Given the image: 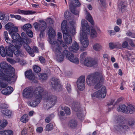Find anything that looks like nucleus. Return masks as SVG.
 I'll return each instance as SVG.
<instances>
[{
    "label": "nucleus",
    "mask_w": 135,
    "mask_h": 135,
    "mask_svg": "<svg viewBox=\"0 0 135 135\" xmlns=\"http://www.w3.org/2000/svg\"><path fill=\"white\" fill-rule=\"evenodd\" d=\"M62 47L66 49L68 48L67 45L62 40L52 43L51 49L55 54V58L59 62L63 61L64 56L71 62L75 64L79 62L78 58L74 56V55L67 50H65L62 53Z\"/></svg>",
    "instance_id": "obj_1"
},
{
    "label": "nucleus",
    "mask_w": 135,
    "mask_h": 135,
    "mask_svg": "<svg viewBox=\"0 0 135 135\" xmlns=\"http://www.w3.org/2000/svg\"><path fill=\"white\" fill-rule=\"evenodd\" d=\"M47 93L41 86L36 88L34 90L31 87L26 88L23 91V95L26 98L30 99L27 102L28 105L32 107L37 106L42 97L45 98Z\"/></svg>",
    "instance_id": "obj_2"
},
{
    "label": "nucleus",
    "mask_w": 135,
    "mask_h": 135,
    "mask_svg": "<svg viewBox=\"0 0 135 135\" xmlns=\"http://www.w3.org/2000/svg\"><path fill=\"white\" fill-rule=\"evenodd\" d=\"M0 67L2 69H0V79L7 82L10 81L15 76L14 68L5 62L1 63Z\"/></svg>",
    "instance_id": "obj_3"
},
{
    "label": "nucleus",
    "mask_w": 135,
    "mask_h": 135,
    "mask_svg": "<svg viewBox=\"0 0 135 135\" xmlns=\"http://www.w3.org/2000/svg\"><path fill=\"white\" fill-rule=\"evenodd\" d=\"M81 25L82 30L80 32V41L82 47L86 48L88 47L89 44L87 34H89L90 32L89 27L87 22L85 20H82Z\"/></svg>",
    "instance_id": "obj_4"
},
{
    "label": "nucleus",
    "mask_w": 135,
    "mask_h": 135,
    "mask_svg": "<svg viewBox=\"0 0 135 135\" xmlns=\"http://www.w3.org/2000/svg\"><path fill=\"white\" fill-rule=\"evenodd\" d=\"M103 80L102 74L97 72L88 75L86 82L87 84L89 86H93L95 83H98L95 86V89H98L104 86H103L102 84Z\"/></svg>",
    "instance_id": "obj_5"
},
{
    "label": "nucleus",
    "mask_w": 135,
    "mask_h": 135,
    "mask_svg": "<svg viewBox=\"0 0 135 135\" xmlns=\"http://www.w3.org/2000/svg\"><path fill=\"white\" fill-rule=\"evenodd\" d=\"M71 27V31L63 33V36L64 43L67 45L71 43L72 41V38L70 36V34H72L73 35H74L75 33V22L74 21H71L70 22Z\"/></svg>",
    "instance_id": "obj_6"
},
{
    "label": "nucleus",
    "mask_w": 135,
    "mask_h": 135,
    "mask_svg": "<svg viewBox=\"0 0 135 135\" xmlns=\"http://www.w3.org/2000/svg\"><path fill=\"white\" fill-rule=\"evenodd\" d=\"M45 98V101L44 107L47 109L54 106L57 100V98L56 96L49 93H47Z\"/></svg>",
    "instance_id": "obj_7"
},
{
    "label": "nucleus",
    "mask_w": 135,
    "mask_h": 135,
    "mask_svg": "<svg viewBox=\"0 0 135 135\" xmlns=\"http://www.w3.org/2000/svg\"><path fill=\"white\" fill-rule=\"evenodd\" d=\"M69 8L70 11L74 15L78 16L79 15V9L76 8V6H79L80 3L78 0H69Z\"/></svg>",
    "instance_id": "obj_8"
},
{
    "label": "nucleus",
    "mask_w": 135,
    "mask_h": 135,
    "mask_svg": "<svg viewBox=\"0 0 135 135\" xmlns=\"http://www.w3.org/2000/svg\"><path fill=\"white\" fill-rule=\"evenodd\" d=\"M33 26L36 30L40 31V33L39 35V36L40 38H42L44 35V33L43 32L46 29L47 27L46 23L44 21H42L40 23L36 22L34 23Z\"/></svg>",
    "instance_id": "obj_9"
},
{
    "label": "nucleus",
    "mask_w": 135,
    "mask_h": 135,
    "mask_svg": "<svg viewBox=\"0 0 135 135\" xmlns=\"http://www.w3.org/2000/svg\"><path fill=\"white\" fill-rule=\"evenodd\" d=\"M106 95V88L105 86L103 87L100 90L95 92L91 94V96L93 98H104L105 97Z\"/></svg>",
    "instance_id": "obj_10"
},
{
    "label": "nucleus",
    "mask_w": 135,
    "mask_h": 135,
    "mask_svg": "<svg viewBox=\"0 0 135 135\" xmlns=\"http://www.w3.org/2000/svg\"><path fill=\"white\" fill-rule=\"evenodd\" d=\"M50 83L52 87L55 90L60 91L61 90L62 86L60 83L59 80L57 78H52L51 79Z\"/></svg>",
    "instance_id": "obj_11"
},
{
    "label": "nucleus",
    "mask_w": 135,
    "mask_h": 135,
    "mask_svg": "<svg viewBox=\"0 0 135 135\" xmlns=\"http://www.w3.org/2000/svg\"><path fill=\"white\" fill-rule=\"evenodd\" d=\"M23 46L27 52L32 57L35 55L34 52L38 53L39 52V50L38 48L35 46H34L33 48L31 49L30 47L27 44L24 43Z\"/></svg>",
    "instance_id": "obj_12"
},
{
    "label": "nucleus",
    "mask_w": 135,
    "mask_h": 135,
    "mask_svg": "<svg viewBox=\"0 0 135 135\" xmlns=\"http://www.w3.org/2000/svg\"><path fill=\"white\" fill-rule=\"evenodd\" d=\"M85 78L84 76H80L76 82L77 87L80 91L83 90L85 87Z\"/></svg>",
    "instance_id": "obj_13"
},
{
    "label": "nucleus",
    "mask_w": 135,
    "mask_h": 135,
    "mask_svg": "<svg viewBox=\"0 0 135 135\" xmlns=\"http://www.w3.org/2000/svg\"><path fill=\"white\" fill-rule=\"evenodd\" d=\"M48 34L50 40L49 41V42L51 44V47L52 46V43H53L54 42L58 41H60V40L57 39L56 41H52V38H54L55 36L56 33L55 32V30L52 28H51L49 29L48 32Z\"/></svg>",
    "instance_id": "obj_14"
},
{
    "label": "nucleus",
    "mask_w": 135,
    "mask_h": 135,
    "mask_svg": "<svg viewBox=\"0 0 135 135\" xmlns=\"http://www.w3.org/2000/svg\"><path fill=\"white\" fill-rule=\"evenodd\" d=\"M14 46V48L13 49V53L17 56L20 55L21 56H24L23 53L20 50V46L18 45L15 44Z\"/></svg>",
    "instance_id": "obj_15"
},
{
    "label": "nucleus",
    "mask_w": 135,
    "mask_h": 135,
    "mask_svg": "<svg viewBox=\"0 0 135 135\" xmlns=\"http://www.w3.org/2000/svg\"><path fill=\"white\" fill-rule=\"evenodd\" d=\"M74 110L76 112L78 118L81 120H83L84 115L82 113V110L80 108V105H79L76 107Z\"/></svg>",
    "instance_id": "obj_16"
},
{
    "label": "nucleus",
    "mask_w": 135,
    "mask_h": 135,
    "mask_svg": "<svg viewBox=\"0 0 135 135\" xmlns=\"http://www.w3.org/2000/svg\"><path fill=\"white\" fill-rule=\"evenodd\" d=\"M9 44L8 46L6 47V55L8 56L12 57L13 56V51L12 50L14 48V45L11 44V43Z\"/></svg>",
    "instance_id": "obj_17"
},
{
    "label": "nucleus",
    "mask_w": 135,
    "mask_h": 135,
    "mask_svg": "<svg viewBox=\"0 0 135 135\" xmlns=\"http://www.w3.org/2000/svg\"><path fill=\"white\" fill-rule=\"evenodd\" d=\"M36 13L35 11H25L21 10L20 9H17L15 11V13L20 14H24L26 15L33 14Z\"/></svg>",
    "instance_id": "obj_18"
},
{
    "label": "nucleus",
    "mask_w": 135,
    "mask_h": 135,
    "mask_svg": "<svg viewBox=\"0 0 135 135\" xmlns=\"http://www.w3.org/2000/svg\"><path fill=\"white\" fill-rule=\"evenodd\" d=\"M96 64V62L90 58H86L84 61V64L88 67H91Z\"/></svg>",
    "instance_id": "obj_19"
},
{
    "label": "nucleus",
    "mask_w": 135,
    "mask_h": 135,
    "mask_svg": "<svg viewBox=\"0 0 135 135\" xmlns=\"http://www.w3.org/2000/svg\"><path fill=\"white\" fill-rule=\"evenodd\" d=\"M80 47L78 44L76 42L72 44V45L69 47V50L73 52H75L78 50L79 49Z\"/></svg>",
    "instance_id": "obj_20"
},
{
    "label": "nucleus",
    "mask_w": 135,
    "mask_h": 135,
    "mask_svg": "<svg viewBox=\"0 0 135 135\" xmlns=\"http://www.w3.org/2000/svg\"><path fill=\"white\" fill-rule=\"evenodd\" d=\"M13 91V88L11 87L8 86L6 88L3 90L1 92L3 94L9 95Z\"/></svg>",
    "instance_id": "obj_21"
},
{
    "label": "nucleus",
    "mask_w": 135,
    "mask_h": 135,
    "mask_svg": "<svg viewBox=\"0 0 135 135\" xmlns=\"http://www.w3.org/2000/svg\"><path fill=\"white\" fill-rule=\"evenodd\" d=\"M25 75L26 77L30 80H34L35 78L34 75L31 70L26 71L25 73Z\"/></svg>",
    "instance_id": "obj_22"
},
{
    "label": "nucleus",
    "mask_w": 135,
    "mask_h": 135,
    "mask_svg": "<svg viewBox=\"0 0 135 135\" xmlns=\"http://www.w3.org/2000/svg\"><path fill=\"white\" fill-rule=\"evenodd\" d=\"M67 22L66 20L63 21L62 23L61 27L63 33L69 32L67 28Z\"/></svg>",
    "instance_id": "obj_23"
},
{
    "label": "nucleus",
    "mask_w": 135,
    "mask_h": 135,
    "mask_svg": "<svg viewBox=\"0 0 135 135\" xmlns=\"http://www.w3.org/2000/svg\"><path fill=\"white\" fill-rule=\"evenodd\" d=\"M21 35L22 37V38L23 39V41L22 42L23 45L24 43H25L27 44L31 43V41L30 39L25 36L26 35L25 33L22 32Z\"/></svg>",
    "instance_id": "obj_24"
},
{
    "label": "nucleus",
    "mask_w": 135,
    "mask_h": 135,
    "mask_svg": "<svg viewBox=\"0 0 135 135\" xmlns=\"http://www.w3.org/2000/svg\"><path fill=\"white\" fill-rule=\"evenodd\" d=\"M117 110L119 112L127 113V107L124 105H119L117 108Z\"/></svg>",
    "instance_id": "obj_25"
},
{
    "label": "nucleus",
    "mask_w": 135,
    "mask_h": 135,
    "mask_svg": "<svg viewBox=\"0 0 135 135\" xmlns=\"http://www.w3.org/2000/svg\"><path fill=\"white\" fill-rule=\"evenodd\" d=\"M4 36L5 38L6 41L8 44H10V43H13L15 42V41L13 40H12L11 41L9 40V38L8 35V33L7 31H4Z\"/></svg>",
    "instance_id": "obj_26"
},
{
    "label": "nucleus",
    "mask_w": 135,
    "mask_h": 135,
    "mask_svg": "<svg viewBox=\"0 0 135 135\" xmlns=\"http://www.w3.org/2000/svg\"><path fill=\"white\" fill-rule=\"evenodd\" d=\"M0 134L2 135H13V131L10 130L0 131Z\"/></svg>",
    "instance_id": "obj_27"
},
{
    "label": "nucleus",
    "mask_w": 135,
    "mask_h": 135,
    "mask_svg": "<svg viewBox=\"0 0 135 135\" xmlns=\"http://www.w3.org/2000/svg\"><path fill=\"white\" fill-rule=\"evenodd\" d=\"M93 48L96 51H99L102 49V47L100 44L96 43L93 45Z\"/></svg>",
    "instance_id": "obj_28"
},
{
    "label": "nucleus",
    "mask_w": 135,
    "mask_h": 135,
    "mask_svg": "<svg viewBox=\"0 0 135 135\" xmlns=\"http://www.w3.org/2000/svg\"><path fill=\"white\" fill-rule=\"evenodd\" d=\"M77 125V122L76 120L72 119L70 121L69 124V126L72 128L75 127Z\"/></svg>",
    "instance_id": "obj_29"
},
{
    "label": "nucleus",
    "mask_w": 135,
    "mask_h": 135,
    "mask_svg": "<svg viewBox=\"0 0 135 135\" xmlns=\"http://www.w3.org/2000/svg\"><path fill=\"white\" fill-rule=\"evenodd\" d=\"M86 19L90 22L92 25H94V22L92 16L89 13L87 12L86 11Z\"/></svg>",
    "instance_id": "obj_30"
},
{
    "label": "nucleus",
    "mask_w": 135,
    "mask_h": 135,
    "mask_svg": "<svg viewBox=\"0 0 135 135\" xmlns=\"http://www.w3.org/2000/svg\"><path fill=\"white\" fill-rule=\"evenodd\" d=\"M127 112H129L130 114H132L135 112V108L132 105L130 104L127 107Z\"/></svg>",
    "instance_id": "obj_31"
},
{
    "label": "nucleus",
    "mask_w": 135,
    "mask_h": 135,
    "mask_svg": "<svg viewBox=\"0 0 135 135\" xmlns=\"http://www.w3.org/2000/svg\"><path fill=\"white\" fill-rule=\"evenodd\" d=\"M117 128L116 129L118 131L122 130H125L128 128V127L127 126L124 125H119L118 126H117Z\"/></svg>",
    "instance_id": "obj_32"
},
{
    "label": "nucleus",
    "mask_w": 135,
    "mask_h": 135,
    "mask_svg": "<svg viewBox=\"0 0 135 135\" xmlns=\"http://www.w3.org/2000/svg\"><path fill=\"white\" fill-rule=\"evenodd\" d=\"M39 78L42 80H46L47 79V75L45 73H39L38 74Z\"/></svg>",
    "instance_id": "obj_33"
},
{
    "label": "nucleus",
    "mask_w": 135,
    "mask_h": 135,
    "mask_svg": "<svg viewBox=\"0 0 135 135\" xmlns=\"http://www.w3.org/2000/svg\"><path fill=\"white\" fill-rule=\"evenodd\" d=\"M1 112L3 114L8 116H10L12 113L11 111L8 109L3 110H1Z\"/></svg>",
    "instance_id": "obj_34"
},
{
    "label": "nucleus",
    "mask_w": 135,
    "mask_h": 135,
    "mask_svg": "<svg viewBox=\"0 0 135 135\" xmlns=\"http://www.w3.org/2000/svg\"><path fill=\"white\" fill-rule=\"evenodd\" d=\"M13 26H14V25L12 23L9 22L5 25L4 27L9 32Z\"/></svg>",
    "instance_id": "obj_35"
},
{
    "label": "nucleus",
    "mask_w": 135,
    "mask_h": 135,
    "mask_svg": "<svg viewBox=\"0 0 135 135\" xmlns=\"http://www.w3.org/2000/svg\"><path fill=\"white\" fill-rule=\"evenodd\" d=\"M28 120V117L27 114H25L21 117L20 119L21 121L23 123H26Z\"/></svg>",
    "instance_id": "obj_36"
},
{
    "label": "nucleus",
    "mask_w": 135,
    "mask_h": 135,
    "mask_svg": "<svg viewBox=\"0 0 135 135\" xmlns=\"http://www.w3.org/2000/svg\"><path fill=\"white\" fill-rule=\"evenodd\" d=\"M0 53L1 56L4 57L6 55V51L5 52L4 47L3 46H1L0 47Z\"/></svg>",
    "instance_id": "obj_37"
},
{
    "label": "nucleus",
    "mask_w": 135,
    "mask_h": 135,
    "mask_svg": "<svg viewBox=\"0 0 135 135\" xmlns=\"http://www.w3.org/2000/svg\"><path fill=\"white\" fill-rule=\"evenodd\" d=\"M11 36L12 39L16 40H18L20 37L19 34L17 32L13 33Z\"/></svg>",
    "instance_id": "obj_38"
},
{
    "label": "nucleus",
    "mask_w": 135,
    "mask_h": 135,
    "mask_svg": "<svg viewBox=\"0 0 135 135\" xmlns=\"http://www.w3.org/2000/svg\"><path fill=\"white\" fill-rule=\"evenodd\" d=\"M90 35L93 38H95L97 37V34L95 29H91Z\"/></svg>",
    "instance_id": "obj_39"
},
{
    "label": "nucleus",
    "mask_w": 135,
    "mask_h": 135,
    "mask_svg": "<svg viewBox=\"0 0 135 135\" xmlns=\"http://www.w3.org/2000/svg\"><path fill=\"white\" fill-rule=\"evenodd\" d=\"M8 85L7 83L4 82L1 80L0 81V90H1V88H4L7 87Z\"/></svg>",
    "instance_id": "obj_40"
},
{
    "label": "nucleus",
    "mask_w": 135,
    "mask_h": 135,
    "mask_svg": "<svg viewBox=\"0 0 135 135\" xmlns=\"http://www.w3.org/2000/svg\"><path fill=\"white\" fill-rule=\"evenodd\" d=\"M53 128V124L51 123H50L46 126V131H49L52 130Z\"/></svg>",
    "instance_id": "obj_41"
},
{
    "label": "nucleus",
    "mask_w": 135,
    "mask_h": 135,
    "mask_svg": "<svg viewBox=\"0 0 135 135\" xmlns=\"http://www.w3.org/2000/svg\"><path fill=\"white\" fill-rule=\"evenodd\" d=\"M18 31V28L16 27L13 26L10 30L9 32V33L10 34H11L13 32H16Z\"/></svg>",
    "instance_id": "obj_42"
},
{
    "label": "nucleus",
    "mask_w": 135,
    "mask_h": 135,
    "mask_svg": "<svg viewBox=\"0 0 135 135\" xmlns=\"http://www.w3.org/2000/svg\"><path fill=\"white\" fill-rule=\"evenodd\" d=\"M7 124V122L6 120H3L1 125H0V130L3 129Z\"/></svg>",
    "instance_id": "obj_43"
},
{
    "label": "nucleus",
    "mask_w": 135,
    "mask_h": 135,
    "mask_svg": "<svg viewBox=\"0 0 135 135\" xmlns=\"http://www.w3.org/2000/svg\"><path fill=\"white\" fill-rule=\"evenodd\" d=\"M71 15L70 12L68 11H67L64 13V17L67 20H69L70 18Z\"/></svg>",
    "instance_id": "obj_44"
},
{
    "label": "nucleus",
    "mask_w": 135,
    "mask_h": 135,
    "mask_svg": "<svg viewBox=\"0 0 135 135\" xmlns=\"http://www.w3.org/2000/svg\"><path fill=\"white\" fill-rule=\"evenodd\" d=\"M65 114L67 115H70L71 114V112L70 108L65 107L63 109Z\"/></svg>",
    "instance_id": "obj_45"
},
{
    "label": "nucleus",
    "mask_w": 135,
    "mask_h": 135,
    "mask_svg": "<svg viewBox=\"0 0 135 135\" xmlns=\"http://www.w3.org/2000/svg\"><path fill=\"white\" fill-rule=\"evenodd\" d=\"M31 28V25L30 23H27L24 25L23 27V30L26 31L28 30L29 28Z\"/></svg>",
    "instance_id": "obj_46"
},
{
    "label": "nucleus",
    "mask_w": 135,
    "mask_h": 135,
    "mask_svg": "<svg viewBox=\"0 0 135 135\" xmlns=\"http://www.w3.org/2000/svg\"><path fill=\"white\" fill-rule=\"evenodd\" d=\"M33 69L36 73L39 72L41 71V68L37 65H35L33 66Z\"/></svg>",
    "instance_id": "obj_47"
},
{
    "label": "nucleus",
    "mask_w": 135,
    "mask_h": 135,
    "mask_svg": "<svg viewBox=\"0 0 135 135\" xmlns=\"http://www.w3.org/2000/svg\"><path fill=\"white\" fill-rule=\"evenodd\" d=\"M26 33L29 37H33V33L32 31L30 30H26Z\"/></svg>",
    "instance_id": "obj_48"
},
{
    "label": "nucleus",
    "mask_w": 135,
    "mask_h": 135,
    "mask_svg": "<svg viewBox=\"0 0 135 135\" xmlns=\"http://www.w3.org/2000/svg\"><path fill=\"white\" fill-rule=\"evenodd\" d=\"M51 116L54 117V114H52L51 115L49 116L46 117V118L45 119V121L47 123H49V122H50L52 118L51 117Z\"/></svg>",
    "instance_id": "obj_49"
},
{
    "label": "nucleus",
    "mask_w": 135,
    "mask_h": 135,
    "mask_svg": "<svg viewBox=\"0 0 135 135\" xmlns=\"http://www.w3.org/2000/svg\"><path fill=\"white\" fill-rule=\"evenodd\" d=\"M2 20V22L4 23H5L9 20V17L8 16H6L5 17L4 16Z\"/></svg>",
    "instance_id": "obj_50"
},
{
    "label": "nucleus",
    "mask_w": 135,
    "mask_h": 135,
    "mask_svg": "<svg viewBox=\"0 0 135 135\" xmlns=\"http://www.w3.org/2000/svg\"><path fill=\"white\" fill-rule=\"evenodd\" d=\"M46 22L49 25H51L53 23L54 21L50 18H48L46 20Z\"/></svg>",
    "instance_id": "obj_51"
},
{
    "label": "nucleus",
    "mask_w": 135,
    "mask_h": 135,
    "mask_svg": "<svg viewBox=\"0 0 135 135\" xmlns=\"http://www.w3.org/2000/svg\"><path fill=\"white\" fill-rule=\"evenodd\" d=\"M121 6V9L122 11H123V9L124 8L126 7L125 3L124 2L122 1L121 2L120 5L119 6Z\"/></svg>",
    "instance_id": "obj_52"
},
{
    "label": "nucleus",
    "mask_w": 135,
    "mask_h": 135,
    "mask_svg": "<svg viewBox=\"0 0 135 135\" xmlns=\"http://www.w3.org/2000/svg\"><path fill=\"white\" fill-rule=\"evenodd\" d=\"M8 105L6 104H0V108H6L8 107Z\"/></svg>",
    "instance_id": "obj_53"
},
{
    "label": "nucleus",
    "mask_w": 135,
    "mask_h": 135,
    "mask_svg": "<svg viewBox=\"0 0 135 135\" xmlns=\"http://www.w3.org/2000/svg\"><path fill=\"white\" fill-rule=\"evenodd\" d=\"M27 128V129L28 130H30V131H32L33 128V127L31 124H29L27 127H26Z\"/></svg>",
    "instance_id": "obj_54"
},
{
    "label": "nucleus",
    "mask_w": 135,
    "mask_h": 135,
    "mask_svg": "<svg viewBox=\"0 0 135 135\" xmlns=\"http://www.w3.org/2000/svg\"><path fill=\"white\" fill-rule=\"evenodd\" d=\"M128 42L126 41H125L122 43V46L123 48H125L128 46Z\"/></svg>",
    "instance_id": "obj_55"
},
{
    "label": "nucleus",
    "mask_w": 135,
    "mask_h": 135,
    "mask_svg": "<svg viewBox=\"0 0 135 135\" xmlns=\"http://www.w3.org/2000/svg\"><path fill=\"white\" fill-rule=\"evenodd\" d=\"M43 131V128L42 127H39L37 128L36 131L37 132L41 133Z\"/></svg>",
    "instance_id": "obj_56"
},
{
    "label": "nucleus",
    "mask_w": 135,
    "mask_h": 135,
    "mask_svg": "<svg viewBox=\"0 0 135 135\" xmlns=\"http://www.w3.org/2000/svg\"><path fill=\"white\" fill-rule=\"evenodd\" d=\"M67 90L69 93L71 92V88L70 85L69 84H68L66 86Z\"/></svg>",
    "instance_id": "obj_57"
},
{
    "label": "nucleus",
    "mask_w": 135,
    "mask_h": 135,
    "mask_svg": "<svg viewBox=\"0 0 135 135\" xmlns=\"http://www.w3.org/2000/svg\"><path fill=\"white\" fill-rule=\"evenodd\" d=\"M109 47L110 49H113L115 48L114 44L113 43H110L109 45Z\"/></svg>",
    "instance_id": "obj_58"
},
{
    "label": "nucleus",
    "mask_w": 135,
    "mask_h": 135,
    "mask_svg": "<svg viewBox=\"0 0 135 135\" xmlns=\"http://www.w3.org/2000/svg\"><path fill=\"white\" fill-rule=\"evenodd\" d=\"M108 31L110 36L113 35L115 34V32L113 30H108Z\"/></svg>",
    "instance_id": "obj_59"
},
{
    "label": "nucleus",
    "mask_w": 135,
    "mask_h": 135,
    "mask_svg": "<svg viewBox=\"0 0 135 135\" xmlns=\"http://www.w3.org/2000/svg\"><path fill=\"white\" fill-rule=\"evenodd\" d=\"M115 48H120L121 47V45L119 43H114Z\"/></svg>",
    "instance_id": "obj_60"
},
{
    "label": "nucleus",
    "mask_w": 135,
    "mask_h": 135,
    "mask_svg": "<svg viewBox=\"0 0 135 135\" xmlns=\"http://www.w3.org/2000/svg\"><path fill=\"white\" fill-rule=\"evenodd\" d=\"M7 60L11 64H14L16 63L15 60L9 58L7 59Z\"/></svg>",
    "instance_id": "obj_61"
},
{
    "label": "nucleus",
    "mask_w": 135,
    "mask_h": 135,
    "mask_svg": "<svg viewBox=\"0 0 135 135\" xmlns=\"http://www.w3.org/2000/svg\"><path fill=\"white\" fill-rule=\"evenodd\" d=\"M40 62L42 63H44L45 62V60L44 58L42 56H41L39 58V59Z\"/></svg>",
    "instance_id": "obj_62"
},
{
    "label": "nucleus",
    "mask_w": 135,
    "mask_h": 135,
    "mask_svg": "<svg viewBox=\"0 0 135 135\" xmlns=\"http://www.w3.org/2000/svg\"><path fill=\"white\" fill-rule=\"evenodd\" d=\"M129 125L131 126H132L134 125V122L132 120L129 121L128 122Z\"/></svg>",
    "instance_id": "obj_63"
},
{
    "label": "nucleus",
    "mask_w": 135,
    "mask_h": 135,
    "mask_svg": "<svg viewBox=\"0 0 135 135\" xmlns=\"http://www.w3.org/2000/svg\"><path fill=\"white\" fill-rule=\"evenodd\" d=\"M26 129L25 128L22 131V135H27V133L26 132Z\"/></svg>",
    "instance_id": "obj_64"
}]
</instances>
